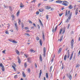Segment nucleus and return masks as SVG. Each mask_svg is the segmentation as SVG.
<instances>
[{
    "mask_svg": "<svg viewBox=\"0 0 80 80\" xmlns=\"http://www.w3.org/2000/svg\"><path fill=\"white\" fill-rule=\"evenodd\" d=\"M70 52H69V50L68 51V53L66 52V53L65 55L64 58V60L65 61H66V59H67V57L68 58H69V57H70Z\"/></svg>",
    "mask_w": 80,
    "mask_h": 80,
    "instance_id": "1",
    "label": "nucleus"
},
{
    "mask_svg": "<svg viewBox=\"0 0 80 80\" xmlns=\"http://www.w3.org/2000/svg\"><path fill=\"white\" fill-rule=\"evenodd\" d=\"M62 2V5L64 6H66V7H67V6H68V4H69L68 2L66 1H63Z\"/></svg>",
    "mask_w": 80,
    "mask_h": 80,
    "instance_id": "2",
    "label": "nucleus"
},
{
    "mask_svg": "<svg viewBox=\"0 0 80 80\" xmlns=\"http://www.w3.org/2000/svg\"><path fill=\"white\" fill-rule=\"evenodd\" d=\"M72 17V12H71L69 16L68 17L67 20H66L65 22L66 23H68L70 20V19H71V17Z\"/></svg>",
    "mask_w": 80,
    "mask_h": 80,
    "instance_id": "3",
    "label": "nucleus"
},
{
    "mask_svg": "<svg viewBox=\"0 0 80 80\" xmlns=\"http://www.w3.org/2000/svg\"><path fill=\"white\" fill-rule=\"evenodd\" d=\"M12 68H13V69L14 71H16V68L15 67H17V65L14 63H12Z\"/></svg>",
    "mask_w": 80,
    "mask_h": 80,
    "instance_id": "4",
    "label": "nucleus"
},
{
    "mask_svg": "<svg viewBox=\"0 0 80 80\" xmlns=\"http://www.w3.org/2000/svg\"><path fill=\"white\" fill-rule=\"evenodd\" d=\"M43 57H45V52H46V49L45 48H44L43 49Z\"/></svg>",
    "mask_w": 80,
    "mask_h": 80,
    "instance_id": "5",
    "label": "nucleus"
},
{
    "mask_svg": "<svg viewBox=\"0 0 80 80\" xmlns=\"http://www.w3.org/2000/svg\"><path fill=\"white\" fill-rule=\"evenodd\" d=\"M73 42H74V40H73V39H72L71 42V46L72 48H73Z\"/></svg>",
    "mask_w": 80,
    "mask_h": 80,
    "instance_id": "6",
    "label": "nucleus"
},
{
    "mask_svg": "<svg viewBox=\"0 0 80 80\" xmlns=\"http://www.w3.org/2000/svg\"><path fill=\"white\" fill-rule=\"evenodd\" d=\"M39 21L40 24V26L41 27H42V28H43V23H42V21H41V20H40V19H39Z\"/></svg>",
    "mask_w": 80,
    "mask_h": 80,
    "instance_id": "7",
    "label": "nucleus"
},
{
    "mask_svg": "<svg viewBox=\"0 0 80 80\" xmlns=\"http://www.w3.org/2000/svg\"><path fill=\"white\" fill-rule=\"evenodd\" d=\"M54 28L52 29V32H55L57 30V26H56L55 28V29H54Z\"/></svg>",
    "mask_w": 80,
    "mask_h": 80,
    "instance_id": "8",
    "label": "nucleus"
},
{
    "mask_svg": "<svg viewBox=\"0 0 80 80\" xmlns=\"http://www.w3.org/2000/svg\"><path fill=\"white\" fill-rule=\"evenodd\" d=\"M45 8H46V9H47V10H49V9H50L51 8V7L49 6H45Z\"/></svg>",
    "mask_w": 80,
    "mask_h": 80,
    "instance_id": "9",
    "label": "nucleus"
},
{
    "mask_svg": "<svg viewBox=\"0 0 80 80\" xmlns=\"http://www.w3.org/2000/svg\"><path fill=\"white\" fill-rule=\"evenodd\" d=\"M63 2V1L61 0H57L56 1V2L57 3H62Z\"/></svg>",
    "mask_w": 80,
    "mask_h": 80,
    "instance_id": "10",
    "label": "nucleus"
},
{
    "mask_svg": "<svg viewBox=\"0 0 80 80\" xmlns=\"http://www.w3.org/2000/svg\"><path fill=\"white\" fill-rule=\"evenodd\" d=\"M67 76L69 78L70 80H71L72 79V75H71V74H69L68 76V75H67Z\"/></svg>",
    "mask_w": 80,
    "mask_h": 80,
    "instance_id": "11",
    "label": "nucleus"
},
{
    "mask_svg": "<svg viewBox=\"0 0 80 80\" xmlns=\"http://www.w3.org/2000/svg\"><path fill=\"white\" fill-rule=\"evenodd\" d=\"M28 62L29 63H31L32 60H31V58H28Z\"/></svg>",
    "mask_w": 80,
    "mask_h": 80,
    "instance_id": "12",
    "label": "nucleus"
},
{
    "mask_svg": "<svg viewBox=\"0 0 80 80\" xmlns=\"http://www.w3.org/2000/svg\"><path fill=\"white\" fill-rule=\"evenodd\" d=\"M14 25H15V27L17 30H18V26H17V23H16L14 24Z\"/></svg>",
    "mask_w": 80,
    "mask_h": 80,
    "instance_id": "13",
    "label": "nucleus"
},
{
    "mask_svg": "<svg viewBox=\"0 0 80 80\" xmlns=\"http://www.w3.org/2000/svg\"><path fill=\"white\" fill-rule=\"evenodd\" d=\"M73 52L71 54V56L70 58H69L70 60H71L72 58V57H73Z\"/></svg>",
    "mask_w": 80,
    "mask_h": 80,
    "instance_id": "14",
    "label": "nucleus"
},
{
    "mask_svg": "<svg viewBox=\"0 0 80 80\" xmlns=\"http://www.w3.org/2000/svg\"><path fill=\"white\" fill-rule=\"evenodd\" d=\"M70 11H68L67 13V11H66V14H65V16H67V15H68V14H70Z\"/></svg>",
    "mask_w": 80,
    "mask_h": 80,
    "instance_id": "15",
    "label": "nucleus"
},
{
    "mask_svg": "<svg viewBox=\"0 0 80 80\" xmlns=\"http://www.w3.org/2000/svg\"><path fill=\"white\" fill-rule=\"evenodd\" d=\"M42 73V70H40V73H39V78H40L41 75V74Z\"/></svg>",
    "mask_w": 80,
    "mask_h": 80,
    "instance_id": "16",
    "label": "nucleus"
},
{
    "mask_svg": "<svg viewBox=\"0 0 80 80\" xmlns=\"http://www.w3.org/2000/svg\"><path fill=\"white\" fill-rule=\"evenodd\" d=\"M73 8V6H72V5H70L68 7V8H69V9H70V10L72 9V8Z\"/></svg>",
    "mask_w": 80,
    "mask_h": 80,
    "instance_id": "17",
    "label": "nucleus"
},
{
    "mask_svg": "<svg viewBox=\"0 0 80 80\" xmlns=\"http://www.w3.org/2000/svg\"><path fill=\"white\" fill-rule=\"evenodd\" d=\"M20 5V8H23V7H24V5H23V3H21Z\"/></svg>",
    "mask_w": 80,
    "mask_h": 80,
    "instance_id": "18",
    "label": "nucleus"
},
{
    "mask_svg": "<svg viewBox=\"0 0 80 80\" xmlns=\"http://www.w3.org/2000/svg\"><path fill=\"white\" fill-rule=\"evenodd\" d=\"M17 59L18 60V62L19 63H20L21 62V61L20 60V58L19 57H17Z\"/></svg>",
    "mask_w": 80,
    "mask_h": 80,
    "instance_id": "19",
    "label": "nucleus"
},
{
    "mask_svg": "<svg viewBox=\"0 0 80 80\" xmlns=\"http://www.w3.org/2000/svg\"><path fill=\"white\" fill-rule=\"evenodd\" d=\"M22 75L23 77H24V78L26 77V75H25V72L23 71L22 72Z\"/></svg>",
    "mask_w": 80,
    "mask_h": 80,
    "instance_id": "20",
    "label": "nucleus"
},
{
    "mask_svg": "<svg viewBox=\"0 0 80 80\" xmlns=\"http://www.w3.org/2000/svg\"><path fill=\"white\" fill-rule=\"evenodd\" d=\"M39 43L41 46H42V40L41 39H40L39 41Z\"/></svg>",
    "mask_w": 80,
    "mask_h": 80,
    "instance_id": "21",
    "label": "nucleus"
},
{
    "mask_svg": "<svg viewBox=\"0 0 80 80\" xmlns=\"http://www.w3.org/2000/svg\"><path fill=\"white\" fill-rule=\"evenodd\" d=\"M61 51H62V48H59V50L58 51V54L60 53V52H61Z\"/></svg>",
    "mask_w": 80,
    "mask_h": 80,
    "instance_id": "22",
    "label": "nucleus"
},
{
    "mask_svg": "<svg viewBox=\"0 0 80 80\" xmlns=\"http://www.w3.org/2000/svg\"><path fill=\"white\" fill-rule=\"evenodd\" d=\"M78 8H77L75 11V15H77V14H78Z\"/></svg>",
    "mask_w": 80,
    "mask_h": 80,
    "instance_id": "23",
    "label": "nucleus"
},
{
    "mask_svg": "<svg viewBox=\"0 0 80 80\" xmlns=\"http://www.w3.org/2000/svg\"><path fill=\"white\" fill-rule=\"evenodd\" d=\"M11 17L12 18V20H15V16H14V15H13V14H12V15Z\"/></svg>",
    "mask_w": 80,
    "mask_h": 80,
    "instance_id": "24",
    "label": "nucleus"
},
{
    "mask_svg": "<svg viewBox=\"0 0 80 80\" xmlns=\"http://www.w3.org/2000/svg\"><path fill=\"white\" fill-rule=\"evenodd\" d=\"M42 38L44 40H45V35L44 34V32H42Z\"/></svg>",
    "mask_w": 80,
    "mask_h": 80,
    "instance_id": "25",
    "label": "nucleus"
},
{
    "mask_svg": "<svg viewBox=\"0 0 80 80\" xmlns=\"http://www.w3.org/2000/svg\"><path fill=\"white\" fill-rule=\"evenodd\" d=\"M65 27L63 29V31L62 33V34H63L65 33Z\"/></svg>",
    "mask_w": 80,
    "mask_h": 80,
    "instance_id": "26",
    "label": "nucleus"
},
{
    "mask_svg": "<svg viewBox=\"0 0 80 80\" xmlns=\"http://www.w3.org/2000/svg\"><path fill=\"white\" fill-rule=\"evenodd\" d=\"M62 39H63V36H62L61 37L60 39H58V40H59L60 42H62Z\"/></svg>",
    "mask_w": 80,
    "mask_h": 80,
    "instance_id": "27",
    "label": "nucleus"
},
{
    "mask_svg": "<svg viewBox=\"0 0 80 80\" xmlns=\"http://www.w3.org/2000/svg\"><path fill=\"white\" fill-rule=\"evenodd\" d=\"M46 77L47 78H48V72H47L46 74Z\"/></svg>",
    "mask_w": 80,
    "mask_h": 80,
    "instance_id": "28",
    "label": "nucleus"
},
{
    "mask_svg": "<svg viewBox=\"0 0 80 80\" xmlns=\"http://www.w3.org/2000/svg\"><path fill=\"white\" fill-rule=\"evenodd\" d=\"M16 52L18 55H20V52H19V51H18L16 50Z\"/></svg>",
    "mask_w": 80,
    "mask_h": 80,
    "instance_id": "29",
    "label": "nucleus"
},
{
    "mask_svg": "<svg viewBox=\"0 0 80 80\" xmlns=\"http://www.w3.org/2000/svg\"><path fill=\"white\" fill-rule=\"evenodd\" d=\"M24 66L25 68H26V67H27V62H25L24 63Z\"/></svg>",
    "mask_w": 80,
    "mask_h": 80,
    "instance_id": "30",
    "label": "nucleus"
},
{
    "mask_svg": "<svg viewBox=\"0 0 80 80\" xmlns=\"http://www.w3.org/2000/svg\"><path fill=\"white\" fill-rule=\"evenodd\" d=\"M2 70L3 72H4V71H5V68H4V66H3L2 67Z\"/></svg>",
    "mask_w": 80,
    "mask_h": 80,
    "instance_id": "31",
    "label": "nucleus"
},
{
    "mask_svg": "<svg viewBox=\"0 0 80 80\" xmlns=\"http://www.w3.org/2000/svg\"><path fill=\"white\" fill-rule=\"evenodd\" d=\"M39 11L40 12H43V10L42 9H39Z\"/></svg>",
    "mask_w": 80,
    "mask_h": 80,
    "instance_id": "32",
    "label": "nucleus"
},
{
    "mask_svg": "<svg viewBox=\"0 0 80 80\" xmlns=\"http://www.w3.org/2000/svg\"><path fill=\"white\" fill-rule=\"evenodd\" d=\"M9 9L10 10V11H12L13 10H12V7L11 6L9 7Z\"/></svg>",
    "mask_w": 80,
    "mask_h": 80,
    "instance_id": "33",
    "label": "nucleus"
},
{
    "mask_svg": "<svg viewBox=\"0 0 80 80\" xmlns=\"http://www.w3.org/2000/svg\"><path fill=\"white\" fill-rule=\"evenodd\" d=\"M40 59L41 61L42 62V56L41 55H40Z\"/></svg>",
    "mask_w": 80,
    "mask_h": 80,
    "instance_id": "34",
    "label": "nucleus"
},
{
    "mask_svg": "<svg viewBox=\"0 0 80 80\" xmlns=\"http://www.w3.org/2000/svg\"><path fill=\"white\" fill-rule=\"evenodd\" d=\"M20 23H21V21H20V19H18V23L19 25H20Z\"/></svg>",
    "mask_w": 80,
    "mask_h": 80,
    "instance_id": "35",
    "label": "nucleus"
},
{
    "mask_svg": "<svg viewBox=\"0 0 80 80\" xmlns=\"http://www.w3.org/2000/svg\"><path fill=\"white\" fill-rule=\"evenodd\" d=\"M52 66H51L50 67V70H49V72H52Z\"/></svg>",
    "mask_w": 80,
    "mask_h": 80,
    "instance_id": "36",
    "label": "nucleus"
},
{
    "mask_svg": "<svg viewBox=\"0 0 80 80\" xmlns=\"http://www.w3.org/2000/svg\"><path fill=\"white\" fill-rule=\"evenodd\" d=\"M76 56V53L75 54V55L73 56V59L74 60L75 58V57Z\"/></svg>",
    "mask_w": 80,
    "mask_h": 80,
    "instance_id": "37",
    "label": "nucleus"
},
{
    "mask_svg": "<svg viewBox=\"0 0 80 80\" xmlns=\"http://www.w3.org/2000/svg\"><path fill=\"white\" fill-rule=\"evenodd\" d=\"M18 78V75H15L14 76V78L15 79L17 78Z\"/></svg>",
    "mask_w": 80,
    "mask_h": 80,
    "instance_id": "38",
    "label": "nucleus"
},
{
    "mask_svg": "<svg viewBox=\"0 0 80 80\" xmlns=\"http://www.w3.org/2000/svg\"><path fill=\"white\" fill-rule=\"evenodd\" d=\"M36 40H40V38H39V37H38V36H37L36 37Z\"/></svg>",
    "mask_w": 80,
    "mask_h": 80,
    "instance_id": "39",
    "label": "nucleus"
},
{
    "mask_svg": "<svg viewBox=\"0 0 80 80\" xmlns=\"http://www.w3.org/2000/svg\"><path fill=\"white\" fill-rule=\"evenodd\" d=\"M19 14H20V11H19V12H17V16H18V15H19Z\"/></svg>",
    "mask_w": 80,
    "mask_h": 80,
    "instance_id": "40",
    "label": "nucleus"
},
{
    "mask_svg": "<svg viewBox=\"0 0 80 80\" xmlns=\"http://www.w3.org/2000/svg\"><path fill=\"white\" fill-rule=\"evenodd\" d=\"M4 67L3 65V64H2V63H0V67Z\"/></svg>",
    "mask_w": 80,
    "mask_h": 80,
    "instance_id": "41",
    "label": "nucleus"
},
{
    "mask_svg": "<svg viewBox=\"0 0 80 80\" xmlns=\"http://www.w3.org/2000/svg\"><path fill=\"white\" fill-rule=\"evenodd\" d=\"M12 42L13 43H17V42L15 41H13Z\"/></svg>",
    "mask_w": 80,
    "mask_h": 80,
    "instance_id": "42",
    "label": "nucleus"
},
{
    "mask_svg": "<svg viewBox=\"0 0 80 80\" xmlns=\"http://www.w3.org/2000/svg\"><path fill=\"white\" fill-rule=\"evenodd\" d=\"M30 52H34V50H33L32 49H31L30 50Z\"/></svg>",
    "mask_w": 80,
    "mask_h": 80,
    "instance_id": "43",
    "label": "nucleus"
},
{
    "mask_svg": "<svg viewBox=\"0 0 80 80\" xmlns=\"http://www.w3.org/2000/svg\"><path fill=\"white\" fill-rule=\"evenodd\" d=\"M24 56H25V57H26V58H27L28 57V55H27V54H24Z\"/></svg>",
    "mask_w": 80,
    "mask_h": 80,
    "instance_id": "44",
    "label": "nucleus"
},
{
    "mask_svg": "<svg viewBox=\"0 0 80 80\" xmlns=\"http://www.w3.org/2000/svg\"><path fill=\"white\" fill-rule=\"evenodd\" d=\"M62 29H61L59 32V35H60V34H61V33H62Z\"/></svg>",
    "mask_w": 80,
    "mask_h": 80,
    "instance_id": "45",
    "label": "nucleus"
},
{
    "mask_svg": "<svg viewBox=\"0 0 80 80\" xmlns=\"http://www.w3.org/2000/svg\"><path fill=\"white\" fill-rule=\"evenodd\" d=\"M28 72L29 73H30V68H28Z\"/></svg>",
    "mask_w": 80,
    "mask_h": 80,
    "instance_id": "46",
    "label": "nucleus"
},
{
    "mask_svg": "<svg viewBox=\"0 0 80 80\" xmlns=\"http://www.w3.org/2000/svg\"><path fill=\"white\" fill-rule=\"evenodd\" d=\"M54 60V58H52V59L51 60V62L52 63V62H53V60Z\"/></svg>",
    "mask_w": 80,
    "mask_h": 80,
    "instance_id": "47",
    "label": "nucleus"
},
{
    "mask_svg": "<svg viewBox=\"0 0 80 80\" xmlns=\"http://www.w3.org/2000/svg\"><path fill=\"white\" fill-rule=\"evenodd\" d=\"M46 18L47 20H48V15H47L46 16Z\"/></svg>",
    "mask_w": 80,
    "mask_h": 80,
    "instance_id": "48",
    "label": "nucleus"
},
{
    "mask_svg": "<svg viewBox=\"0 0 80 80\" xmlns=\"http://www.w3.org/2000/svg\"><path fill=\"white\" fill-rule=\"evenodd\" d=\"M5 52H6V50H3L2 51V53H5Z\"/></svg>",
    "mask_w": 80,
    "mask_h": 80,
    "instance_id": "49",
    "label": "nucleus"
},
{
    "mask_svg": "<svg viewBox=\"0 0 80 80\" xmlns=\"http://www.w3.org/2000/svg\"><path fill=\"white\" fill-rule=\"evenodd\" d=\"M70 25L69 24H68V28H67L68 29V28H69L70 27Z\"/></svg>",
    "mask_w": 80,
    "mask_h": 80,
    "instance_id": "50",
    "label": "nucleus"
},
{
    "mask_svg": "<svg viewBox=\"0 0 80 80\" xmlns=\"http://www.w3.org/2000/svg\"><path fill=\"white\" fill-rule=\"evenodd\" d=\"M37 26H38V29H40V25H39V24H38V25H37Z\"/></svg>",
    "mask_w": 80,
    "mask_h": 80,
    "instance_id": "51",
    "label": "nucleus"
},
{
    "mask_svg": "<svg viewBox=\"0 0 80 80\" xmlns=\"http://www.w3.org/2000/svg\"><path fill=\"white\" fill-rule=\"evenodd\" d=\"M36 1H37V0H33L32 1V2H34V3H35V2H36Z\"/></svg>",
    "mask_w": 80,
    "mask_h": 80,
    "instance_id": "52",
    "label": "nucleus"
},
{
    "mask_svg": "<svg viewBox=\"0 0 80 80\" xmlns=\"http://www.w3.org/2000/svg\"><path fill=\"white\" fill-rule=\"evenodd\" d=\"M35 66L36 68H37V64L36 63H35Z\"/></svg>",
    "mask_w": 80,
    "mask_h": 80,
    "instance_id": "53",
    "label": "nucleus"
},
{
    "mask_svg": "<svg viewBox=\"0 0 80 80\" xmlns=\"http://www.w3.org/2000/svg\"><path fill=\"white\" fill-rule=\"evenodd\" d=\"M9 41L10 42H13V40L9 39Z\"/></svg>",
    "mask_w": 80,
    "mask_h": 80,
    "instance_id": "54",
    "label": "nucleus"
},
{
    "mask_svg": "<svg viewBox=\"0 0 80 80\" xmlns=\"http://www.w3.org/2000/svg\"><path fill=\"white\" fill-rule=\"evenodd\" d=\"M24 29H26V30H28V28L27 27H25L24 28Z\"/></svg>",
    "mask_w": 80,
    "mask_h": 80,
    "instance_id": "55",
    "label": "nucleus"
},
{
    "mask_svg": "<svg viewBox=\"0 0 80 80\" xmlns=\"http://www.w3.org/2000/svg\"><path fill=\"white\" fill-rule=\"evenodd\" d=\"M5 33H6V34H8L9 33L7 31H6Z\"/></svg>",
    "mask_w": 80,
    "mask_h": 80,
    "instance_id": "56",
    "label": "nucleus"
},
{
    "mask_svg": "<svg viewBox=\"0 0 80 80\" xmlns=\"http://www.w3.org/2000/svg\"><path fill=\"white\" fill-rule=\"evenodd\" d=\"M80 67L79 64H78L77 66H76V67Z\"/></svg>",
    "mask_w": 80,
    "mask_h": 80,
    "instance_id": "57",
    "label": "nucleus"
},
{
    "mask_svg": "<svg viewBox=\"0 0 80 80\" xmlns=\"http://www.w3.org/2000/svg\"><path fill=\"white\" fill-rule=\"evenodd\" d=\"M29 23H32V21H29Z\"/></svg>",
    "mask_w": 80,
    "mask_h": 80,
    "instance_id": "58",
    "label": "nucleus"
},
{
    "mask_svg": "<svg viewBox=\"0 0 80 80\" xmlns=\"http://www.w3.org/2000/svg\"><path fill=\"white\" fill-rule=\"evenodd\" d=\"M59 16L60 17H61V16H62V14H60V13H59Z\"/></svg>",
    "mask_w": 80,
    "mask_h": 80,
    "instance_id": "59",
    "label": "nucleus"
},
{
    "mask_svg": "<svg viewBox=\"0 0 80 80\" xmlns=\"http://www.w3.org/2000/svg\"><path fill=\"white\" fill-rule=\"evenodd\" d=\"M63 68H64V66H63L62 65V70H63Z\"/></svg>",
    "mask_w": 80,
    "mask_h": 80,
    "instance_id": "60",
    "label": "nucleus"
},
{
    "mask_svg": "<svg viewBox=\"0 0 80 80\" xmlns=\"http://www.w3.org/2000/svg\"><path fill=\"white\" fill-rule=\"evenodd\" d=\"M36 14H37V15H38V14H39V12H36Z\"/></svg>",
    "mask_w": 80,
    "mask_h": 80,
    "instance_id": "61",
    "label": "nucleus"
},
{
    "mask_svg": "<svg viewBox=\"0 0 80 80\" xmlns=\"http://www.w3.org/2000/svg\"><path fill=\"white\" fill-rule=\"evenodd\" d=\"M33 25H34V26L35 27H36V25L35 24V23H33Z\"/></svg>",
    "mask_w": 80,
    "mask_h": 80,
    "instance_id": "62",
    "label": "nucleus"
},
{
    "mask_svg": "<svg viewBox=\"0 0 80 80\" xmlns=\"http://www.w3.org/2000/svg\"><path fill=\"white\" fill-rule=\"evenodd\" d=\"M3 7L4 8H7V7L5 5H4Z\"/></svg>",
    "mask_w": 80,
    "mask_h": 80,
    "instance_id": "63",
    "label": "nucleus"
},
{
    "mask_svg": "<svg viewBox=\"0 0 80 80\" xmlns=\"http://www.w3.org/2000/svg\"><path fill=\"white\" fill-rule=\"evenodd\" d=\"M9 27H10V25L8 24V28H9Z\"/></svg>",
    "mask_w": 80,
    "mask_h": 80,
    "instance_id": "64",
    "label": "nucleus"
}]
</instances>
